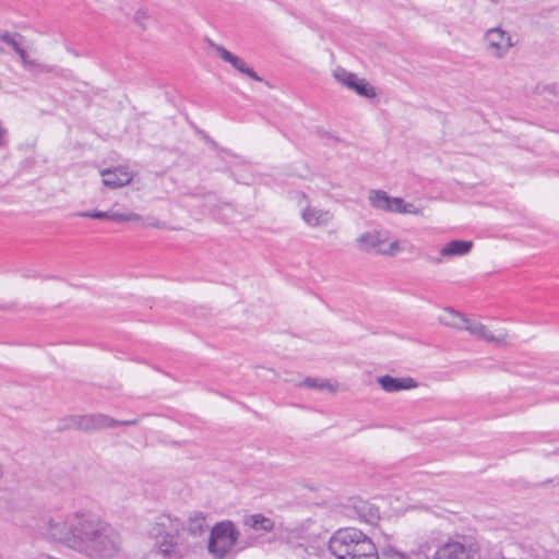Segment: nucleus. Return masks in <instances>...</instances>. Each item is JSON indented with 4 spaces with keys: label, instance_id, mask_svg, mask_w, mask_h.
<instances>
[{
    "label": "nucleus",
    "instance_id": "obj_22",
    "mask_svg": "<svg viewBox=\"0 0 559 559\" xmlns=\"http://www.w3.org/2000/svg\"><path fill=\"white\" fill-rule=\"evenodd\" d=\"M333 78L337 83H340L349 91H353L354 86L360 79L357 74L346 70L343 67H336L333 70Z\"/></svg>",
    "mask_w": 559,
    "mask_h": 559
},
{
    "label": "nucleus",
    "instance_id": "obj_27",
    "mask_svg": "<svg viewBox=\"0 0 559 559\" xmlns=\"http://www.w3.org/2000/svg\"><path fill=\"white\" fill-rule=\"evenodd\" d=\"M110 213H111V211H109V212L92 211V212L80 213V216L95 218V219H105V218L110 219Z\"/></svg>",
    "mask_w": 559,
    "mask_h": 559
},
{
    "label": "nucleus",
    "instance_id": "obj_6",
    "mask_svg": "<svg viewBox=\"0 0 559 559\" xmlns=\"http://www.w3.org/2000/svg\"><path fill=\"white\" fill-rule=\"evenodd\" d=\"M179 523L169 518H163L150 531L155 539L158 551L165 558L177 557L181 554L179 542Z\"/></svg>",
    "mask_w": 559,
    "mask_h": 559
},
{
    "label": "nucleus",
    "instance_id": "obj_8",
    "mask_svg": "<svg viewBox=\"0 0 559 559\" xmlns=\"http://www.w3.org/2000/svg\"><path fill=\"white\" fill-rule=\"evenodd\" d=\"M368 201L373 209L389 213L413 215L421 214V210L413 203H407L402 198L390 197L382 190H370L368 193Z\"/></svg>",
    "mask_w": 559,
    "mask_h": 559
},
{
    "label": "nucleus",
    "instance_id": "obj_24",
    "mask_svg": "<svg viewBox=\"0 0 559 559\" xmlns=\"http://www.w3.org/2000/svg\"><path fill=\"white\" fill-rule=\"evenodd\" d=\"M358 96L372 99L377 97V90L365 78H360L353 88Z\"/></svg>",
    "mask_w": 559,
    "mask_h": 559
},
{
    "label": "nucleus",
    "instance_id": "obj_29",
    "mask_svg": "<svg viewBox=\"0 0 559 559\" xmlns=\"http://www.w3.org/2000/svg\"><path fill=\"white\" fill-rule=\"evenodd\" d=\"M310 174L309 167L306 164L299 165L296 171L287 173L286 176H297L301 179H307Z\"/></svg>",
    "mask_w": 559,
    "mask_h": 559
},
{
    "label": "nucleus",
    "instance_id": "obj_20",
    "mask_svg": "<svg viewBox=\"0 0 559 559\" xmlns=\"http://www.w3.org/2000/svg\"><path fill=\"white\" fill-rule=\"evenodd\" d=\"M427 548V544H420L416 550L405 552L389 544L381 548L379 556L380 559H419V555Z\"/></svg>",
    "mask_w": 559,
    "mask_h": 559
},
{
    "label": "nucleus",
    "instance_id": "obj_30",
    "mask_svg": "<svg viewBox=\"0 0 559 559\" xmlns=\"http://www.w3.org/2000/svg\"><path fill=\"white\" fill-rule=\"evenodd\" d=\"M538 485H540V486H547V485L557 486V485H559V477L547 478L545 480H540L538 483Z\"/></svg>",
    "mask_w": 559,
    "mask_h": 559
},
{
    "label": "nucleus",
    "instance_id": "obj_31",
    "mask_svg": "<svg viewBox=\"0 0 559 559\" xmlns=\"http://www.w3.org/2000/svg\"><path fill=\"white\" fill-rule=\"evenodd\" d=\"M148 226H152V227H160L158 221H153V222H150L147 223Z\"/></svg>",
    "mask_w": 559,
    "mask_h": 559
},
{
    "label": "nucleus",
    "instance_id": "obj_1",
    "mask_svg": "<svg viewBox=\"0 0 559 559\" xmlns=\"http://www.w3.org/2000/svg\"><path fill=\"white\" fill-rule=\"evenodd\" d=\"M120 532L102 516L91 513L78 552L88 559H112L122 550Z\"/></svg>",
    "mask_w": 559,
    "mask_h": 559
},
{
    "label": "nucleus",
    "instance_id": "obj_7",
    "mask_svg": "<svg viewBox=\"0 0 559 559\" xmlns=\"http://www.w3.org/2000/svg\"><path fill=\"white\" fill-rule=\"evenodd\" d=\"M295 197L298 204L302 205L300 211L301 219L309 228L324 229L333 225L334 213L331 210L311 205L308 202L307 194L304 192H297Z\"/></svg>",
    "mask_w": 559,
    "mask_h": 559
},
{
    "label": "nucleus",
    "instance_id": "obj_10",
    "mask_svg": "<svg viewBox=\"0 0 559 559\" xmlns=\"http://www.w3.org/2000/svg\"><path fill=\"white\" fill-rule=\"evenodd\" d=\"M210 47L217 58L229 64L230 68L234 69L237 73L257 82L263 81V79L253 70V68L249 66V63L242 57L231 52L226 47L214 41L210 43Z\"/></svg>",
    "mask_w": 559,
    "mask_h": 559
},
{
    "label": "nucleus",
    "instance_id": "obj_9",
    "mask_svg": "<svg viewBox=\"0 0 559 559\" xmlns=\"http://www.w3.org/2000/svg\"><path fill=\"white\" fill-rule=\"evenodd\" d=\"M486 51L495 59H503L515 45L511 34L501 27H492L484 34Z\"/></svg>",
    "mask_w": 559,
    "mask_h": 559
},
{
    "label": "nucleus",
    "instance_id": "obj_21",
    "mask_svg": "<svg viewBox=\"0 0 559 559\" xmlns=\"http://www.w3.org/2000/svg\"><path fill=\"white\" fill-rule=\"evenodd\" d=\"M300 385L306 386L308 389L319 390V391H328L332 394L337 393L341 390V384L336 381H330L328 379L322 378H306Z\"/></svg>",
    "mask_w": 559,
    "mask_h": 559
},
{
    "label": "nucleus",
    "instance_id": "obj_13",
    "mask_svg": "<svg viewBox=\"0 0 559 559\" xmlns=\"http://www.w3.org/2000/svg\"><path fill=\"white\" fill-rule=\"evenodd\" d=\"M138 423V418L119 421L104 414H90L80 415L78 429L91 431L105 428H114L117 426H133L136 425Z\"/></svg>",
    "mask_w": 559,
    "mask_h": 559
},
{
    "label": "nucleus",
    "instance_id": "obj_11",
    "mask_svg": "<svg viewBox=\"0 0 559 559\" xmlns=\"http://www.w3.org/2000/svg\"><path fill=\"white\" fill-rule=\"evenodd\" d=\"M0 40L5 43L20 58L24 68L28 70L40 69L41 63L32 58L25 37L19 33L3 32L0 34Z\"/></svg>",
    "mask_w": 559,
    "mask_h": 559
},
{
    "label": "nucleus",
    "instance_id": "obj_19",
    "mask_svg": "<svg viewBox=\"0 0 559 559\" xmlns=\"http://www.w3.org/2000/svg\"><path fill=\"white\" fill-rule=\"evenodd\" d=\"M438 321L444 326L455 330H464L468 318L451 307H445L440 312Z\"/></svg>",
    "mask_w": 559,
    "mask_h": 559
},
{
    "label": "nucleus",
    "instance_id": "obj_2",
    "mask_svg": "<svg viewBox=\"0 0 559 559\" xmlns=\"http://www.w3.org/2000/svg\"><path fill=\"white\" fill-rule=\"evenodd\" d=\"M91 512L75 511L47 518L40 528L43 536L76 551Z\"/></svg>",
    "mask_w": 559,
    "mask_h": 559
},
{
    "label": "nucleus",
    "instance_id": "obj_12",
    "mask_svg": "<svg viewBox=\"0 0 559 559\" xmlns=\"http://www.w3.org/2000/svg\"><path fill=\"white\" fill-rule=\"evenodd\" d=\"M464 331L468 332L469 335L495 345H507L509 340V333L507 330H500L493 332L488 325L481 321L468 318Z\"/></svg>",
    "mask_w": 559,
    "mask_h": 559
},
{
    "label": "nucleus",
    "instance_id": "obj_15",
    "mask_svg": "<svg viewBox=\"0 0 559 559\" xmlns=\"http://www.w3.org/2000/svg\"><path fill=\"white\" fill-rule=\"evenodd\" d=\"M377 382L382 388V390L388 393H394L404 390H413L418 386L417 381L411 377L395 378L386 374L379 377L377 379Z\"/></svg>",
    "mask_w": 559,
    "mask_h": 559
},
{
    "label": "nucleus",
    "instance_id": "obj_5",
    "mask_svg": "<svg viewBox=\"0 0 559 559\" xmlns=\"http://www.w3.org/2000/svg\"><path fill=\"white\" fill-rule=\"evenodd\" d=\"M357 247L365 252H376L384 257H394L403 251L399 238L393 237L388 229H372L356 238Z\"/></svg>",
    "mask_w": 559,
    "mask_h": 559
},
{
    "label": "nucleus",
    "instance_id": "obj_3",
    "mask_svg": "<svg viewBox=\"0 0 559 559\" xmlns=\"http://www.w3.org/2000/svg\"><path fill=\"white\" fill-rule=\"evenodd\" d=\"M329 549L336 559H380L371 538L356 528L336 532L330 538Z\"/></svg>",
    "mask_w": 559,
    "mask_h": 559
},
{
    "label": "nucleus",
    "instance_id": "obj_26",
    "mask_svg": "<svg viewBox=\"0 0 559 559\" xmlns=\"http://www.w3.org/2000/svg\"><path fill=\"white\" fill-rule=\"evenodd\" d=\"M312 183L317 190H319L323 194H330L337 186L331 181H329L323 176H316L312 178Z\"/></svg>",
    "mask_w": 559,
    "mask_h": 559
},
{
    "label": "nucleus",
    "instance_id": "obj_28",
    "mask_svg": "<svg viewBox=\"0 0 559 559\" xmlns=\"http://www.w3.org/2000/svg\"><path fill=\"white\" fill-rule=\"evenodd\" d=\"M80 415H72L62 420V429H78Z\"/></svg>",
    "mask_w": 559,
    "mask_h": 559
},
{
    "label": "nucleus",
    "instance_id": "obj_14",
    "mask_svg": "<svg viewBox=\"0 0 559 559\" xmlns=\"http://www.w3.org/2000/svg\"><path fill=\"white\" fill-rule=\"evenodd\" d=\"M474 551L472 544L450 539L440 545L430 559H471Z\"/></svg>",
    "mask_w": 559,
    "mask_h": 559
},
{
    "label": "nucleus",
    "instance_id": "obj_25",
    "mask_svg": "<svg viewBox=\"0 0 559 559\" xmlns=\"http://www.w3.org/2000/svg\"><path fill=\"white\" fill-rule=\"evenodd\" d=\"M110 219L117 223L144 224L143 217L140 214L133 212H111Z\"/></svg>",
    "mask_w": 559,
    "mask_h": 559
},
{
    "label": "nucleus",
    "instance_id": "obj_18",
    "mask_svg": "<svg viewBox=\"0 0 559 559\" xmlns=\"http://www.w3.org/2000/svg\"><path fill=\"white\" fill-rule=\"evenodd\" d=\"M474 243L471 240H451L440 249V258L435 260V262L440 263L441 259L467 255L472 251Z\"/></svg>",
    "mask_w": 559,
    "mask_h": 559
},
{
    "label": "nucleus",
    "instance_id": "obj_32",
    "mask_svg": "<svg viewBox=\"0 0 559 559\" xmlns=\"http://www.w3.org/2000/svg\"><path fill=\"white\" fill-rule=\"evenodd\" d=\"M3 476V468H2V465L0 464V479L2 478Z\"/></svg>",
    "mask_w": 559,
    "mask_h": 559
},
{
    "label": "nucleus",
    "instance_id": "obj_4",
    "mask_svg": "<svg viewBox=\"0 0 559 559\" xmlns=\"http://www.w3.org/2000/svg\"><path fill=\"white\" fill-rule=\"evenodd\" d=\"M254 544L255 537L248 535L240 539V532L236 525L231 521L225 520L212 527L207 550L215 559H224L236 546L242 550Z\"/></svg>",
    "mask_w": 559,
    "mask_h": 559
},
{
    "label": "nucleus",
    "instance_id": "obj_23",
    "mask_svg": "<svg viewBox=\"0 0 559 559\" xmlns=\"http://www.w3.org/2000/svg\"><path fill=\"white\" fill-rule=\"evenodd\" d=\"M206 526L205 516L202 513H194L189 516L186 530L193 536L201 535Z\"/></svg>",
    "mask_w": 559,
    "mask_h": 559
},
{
    "label": "nucleus",
    "instance_id": "obj_16",
    "mask_svg": "<svg viewBox=\"0 0 559 559\" xmlns=\"http://www.w3.org/2000/svg\"><path fill=\"white\" fill-rule=\"evenodd\" d=\"M103 183L110 189H118L131 182L133 176L123 167L102 171Z\"/></svg>",
    "mask_w": 559,
    "mask_h": 559
},
{
    "label": "nucleus",
    "instance_id": "obj_17",
    "mask_svg": "<svg viewBox=\"0 0 559 559\" xmlns=\"http://www.w3.org/2000/svg\"><path fill=\"white\" fill-rule=\"evenodd\" d=\"M242 525L245 527L246 536H248L250 535V532L263 534L272 531L274 522L262 514H250L242 519ZM251 536L257 538L254 534H251Z\"/></svg>",
    "mask_w": 559,
    "mask_h": 559
}]
</instances>
